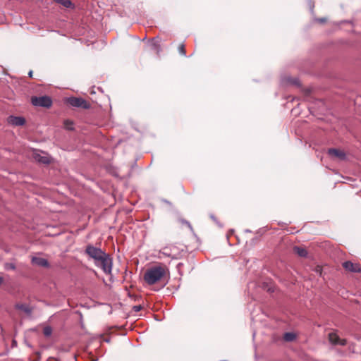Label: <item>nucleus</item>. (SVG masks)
Listing matches in <instances>:
<instances>
[{"label": "nucleus", "mask_w": 361, "mask_h": 361, "mask_svg": "<svg viewBox=\"0 0 361 361\" xmlns=\"http://www.w3.org/2000/svg\"><path fill=\"white\" fill-rule=\"evenodd\" d=\"M68 123L72 124V123L69 122L68 121H66L65 122V124L66 125V128H67L68 129L71 130V129H72V128H71V127H70V126H68Z\"/></svg>", "instance_id": "obj_23"}, {"label": "nucleus", "mask_w": 361, "mask_h": 361, "mask_svg": "<svg viewBox=\"0 0 361 361\" xmlns=\"http://www.w3.org/2000/svg\"><path fill=\"white\" fill-rule=\"evenodd\" d=\"M309 6H310V8L311 11H312L313 8H314V4L311 1H310V2H309Z\"/></svg>", "instance_id": "obj_22"}, {"label": "nucleus", "mask_w": 361, "mask_h": 361, "mask_svg": "<svg viewBox=\"0 0 361 361\" xmlns=\"http://www.w3.org/2000/svg\"><path fill=\"white\" fill-rule=\"evenodd\" d=\"M294 251L300 257H306L307 255V250L303 247H295Z\"/></svg>", "instance_id": "obj_13"}, {"label": "nucleus", "mask_w": 361, "mask_h": 361, "mask_svg": "<svg viewBox=\"0 0 361 361\" xmlns=\"http://www.w3.org/2000/svg\"><path fill=\"white\" fill-rule=\"evenodd\" d=\"M328 154L334 159H337L340 161H344L347 159L345 153L343 150L335 148L328 149Z\"/></svg>", "instance_id": "obj_6"}, {"label": "nucleus", "mask_w": 361, "mask_h": 361, "mask_svg": "<svg viewBox=\"0 0 361 361\" xmlns=\"http://www.w3.org/2000/svg\"><path fill=\"white\" fill-rule=\"evenodd\" d=\"M283 338L286 341H293L296 338V335L292 332H287L284 334Z\"/></svg>", "instance_id": "obj_14"}, {"label": "nucleus", "mask_w": 361, "mask_h": 361, "mask_svg": "<svg viewBox=\"0 0 361 361\" xmlns=\"http://www.w3.org/2000/svg\"><path fill=\"white\" fill-rule=\"evenodd\" d=\"M31 103L35 106L49 108L52 105V100L49 96L32 97Z\"/></svg>", "instance_id": "obj_3"}, {"label": "nucleus", "mask_w": 361, "mask_h": 361, "mask_svg": "<svg viewBox=\"0 0 361 361\" xmlns=\"http://www.w3.org/2000/svg\"><path fill=\"white\" fill-rule=\"evenodd\" d=\"M317 21H319L320 23H324L326 21V19L325 18H319V19H317Z\"/></svg>", "instance_id": "obj_24"}, {"label": "nucleus", "mask_w": 361, "mask_h": 361, "mask_svg": "<svg viewBox=\"0 0 361 361\" xmlns=\"http://www.w3.org/2000/svg\"><path fill=\"white\" fill-rule=\"evenodd\" d=\"M329 342L334 345H345L346 344V340L341 339L339 336L335 332H331L329 334Z\"/></svg>", "instance_id": "obj_9"}, {"label": "nucleus", "mask_w": 361, "mask_h": 361, "mask_svg": "<svg viewBox=\"0 0 361 361\" xmlns=\"http://www.w3.org/2000/svg\"><path fill=\"white\" fill-rule=\"evenodd\" d=\"M293 83H294V84H297V85H298V80L294 81V82H293Z\"/></svg>", "instance_id": "obj_28"}, {"label": "nucleus", "mask_w": 361, "mask_h": 361, "mask_svg": "<svg viewBox=\"0 0 361 361\" xmlns=\"http://www.w3.org/2000/svg\"><path fill=\"white\" fill-rule=\"evenodd\" d=\"M5 269L6 270H8V269L14 270V269H16V265L13 263H6L5 264Z\"/></svg>", "instance_id": "obj_18"}, {"label": "nucleus", "mask_w": 361, "mask_h": 361, "mask_svg": "<svg viewBox=\"0 0 361 361\" xmlns=\"http://www.w3.org/2000/svg\"><path fill=\"white\" fill-rule=\"evenodd\" d=\"M56 2L63 5L66 8H70L72 6V3L70 0H54Z\"/></svg>", "instance_id": "obj_15"}, {"label": "nucleus", "mask_w": 361, "mask_h": 361, "mask_svg": "<svg viewBox=\"0 0 361 361\" xmlns=\"http://www.w3.org/2000/svg\"><path fill=\"white\" fill-rule=\"evenodd\" d=\"M85 253L94 260L96 267L102 269L106 274H111L112 271V259L101 248L92 245H87Z\"/></svg>", "instance_id": "obj_1"}, {"label": "nucleus", "mask_w": 361, "mask_h": 361, "mask_svg": "<svg viewBox=\"0 0 361 361\" xmlns=\"http://www.w3.org/2000/svg\"><path fill=\"white\" fill-rule=\"evenodd\" d=\"M68 103L73 106L87 109L90 108V104L84 99L80 97H69L67 99Z\"/></svg>", "instance_id": "obj_4"}, {"label": "nucleus", "mask_w": 361, "mask_h": 361, "mask_svg": "<svg viewBox=\"0 0 361 361\" xmlns=\"http://www.w3.org/2000/svg\"><path fill=\"white\" fill-rule=\"evenodd\" d=\"M141 309H142L141 305H135V306H133V310L135 312H139Z\"/></svg>", "instance_id": "obj_19"}, {"label": "nucleus", "mask_w": 361, "mask_h": 361, "mask_svg": "<svg viewBox=\"0 0 361 361\" xmlns=\"http://www.w3.org/2000/svg\"><path fill=\"white\" fill-rule=\"evenodd\" d=\"M211 218H212L214 221H216V219H215V217H214L213 215H211Z\"/></svg>", "instance_id": "obj_27"}, {"label": "nucleus", "mask_w": 361, "mask_h": 361, "mask_svg": "<svg viewBox=\"0 0 361 361\" xmlns=\"http://www.w3.org/2000/svg\"><path fill=\"white\" fill-rule=\"evenodd\" d=\"M28 75H29V76H30V77H32V71H30L29 72Z\"/></svg>", "instance_id": "obj_26"}, {"label": "nucleus", "mask_w": 361, "mask_h": 361, "mask_svg": "<svg viewBox=\"0 0 361 361\" xmlns=\"http://www.w3.org/2000/svg\"><path fill=\"white\" fill-rule=\"evenodd\" d=\"M167 269L160 265L148 269L144 274V279L149 285L160 281L166 274Z\"/></svg>", "instance_id": "obj_2"}, {"label": "nucleus", "mask_w": 361, "mask_h": 361, "mask_svg": "<svg viewBox=\"0 0 361 361\" xmlns=\"http://www.w3.org/2000/svg\"><path fill=\"white\" fill-rule=\"evenodd\" d=\"M16 307L18 310H20L22 311H23L24 312H25L28 315H30L32 314V309L27 305H24V304H17L16 305Z\"/></svg>", "instance_id": "obj_12"}, {"label": "nucleus", "mask_w": 361, "mask_h": 361, "mask_svg": "<svg viewBox=\"0 0 361 361\" xmlns=\"http://www.w3.org/2000/svg\"><path fill=\"white\" fill-rule=\"evenodd\" d=\"M343 267L344 269L347 271H349L350 272H360L361 271V267L359 264L357 263H353L350 261H346L343 263Z\"/></svg>", "instance_id": "obj_8"}, {"label": "nucleus", "mask_w": 361, "mask_h": 361, "mask_svg": "<svg viewBox=\"0 0 361 361\" xmlns=\"http://www.w3.org/2000/svg\"><path fill=\"white\" fill-rule=\"evenodd\" d=\"M33 157L35 161L39 163L49 164L50 162L49 157H47L44 153H42V154L39 152H35Z\"/></svg>", "instance_id": "obj_10"}, {"label": "nucleus", "mask_w": 361, "mask_h": 361, "mask_svg": "<svg viewBox=\"0 0 361 361\" xmlns=\"http://www.w3.org/2000/svg\"><path fill=\"white\" fill-rule=\"evenodd\" d=\"M161 253L173 259H178L181 257V252L178 250L176 246L165 247L162 249Z\"/></svg>", "instance_id": "obj_5"}, {"label": "nucleus", "mask_w": 361, "mask_h": 361, "mask_svg": "<svg viewBox=\"0 0 361 361\" xmlns=\"http://www.w3.org/2000/svg\"><path fill=\"white\" fill-rule=\"evenodd\" d=\"M32 262L33 264H37L40 267H49V262L46 259L41 258V257H32Z\"/></svg>", "instance_id": "obj_11"}, {"label": "nucleus", "mask_w": 361, "mask_h": 361, "mask_svg": "<svg viewBox=\"0 0 361 361\" xmlns=\"http://www.w3.org/2000/svg\"><path fill=\"white\" fill-rule=\"evenodd\" d=\"M4 279L1 276H0V285L3 283Z\"/></svg>", "instance_id": "obj_25"}, {"label": "nucleus", "mask_w": 361, "mask_h": 361, "mask_svg": "<svg viewBox=\"0 0 361 361\" xmlns=\"http://www.w3.org/2000/svg\"><path fill=\"white\" fill-rule=\"evenodd\" d=\"M153 47L155 49H157V51H159V49H160V46L159 44H157V43H154L153 44Z\"/></svg>", "instance_id": "obj_21"}, {"label": "nucleus", "mask_w": 361, "mask_h": 361, "mask_svg": "<svg viewBox=\"0 0 361 361\" xmlns=\"http://www.w3.org/2000/svg\"><path fill=\"white\" fill-rule=\"evenodd\" d=\"M7 122L13 126H22L25 123V119L22 116H10L7 118Z\"/></svg>", "instance_id": "obj_7"}, {"label": "nucleus", "mask_w": 361, "mask_h": 361, "mask_svg": "<svg viewBox=\"0 0 361 361\" xmlns=\"http://www.w3.org/2000/svg\"><path fill=\"white\" fill-rule=\"evenodd\" d=\"M182 222L183 224H185L190 228V230H192V226L188 221L183 220Z\"/></svg>", "instance_id": "obj_20"}, {"label": "nucleus", "mask_w": 361, "mask_h": 361, "mask_svg": "<svg viewBox=\"0 0 361 361\" xmlns=\"http://www.w3.org/2000/svg\"><path fill=\"white\" fill-rule=\"evenodd\" d=\"M178 50L180 54H181L183 56H186L184 44H180L178 47Z\"/></svg>", "instance_id": "obj_17"}, {"label": "nucleus", "mask_w": 361, "mask_h": 361, "mask_svg": "<svg viewBox=\"0 0 361 361\" xmlns=\"http://www.w3.org/2000/svg\"><path fill=\"white\" fill-rule=\"evenodd\" d=\"M43 334L45 336L49 337L52 334V329L51 326H46L43 329Z\"/></svg>", "instance_id": "obj_16"}]
</instances>
